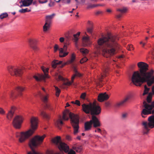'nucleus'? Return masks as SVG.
<instances>
[{"label": "nucleus", "instance_id": "56", "mask_svg": "<svg viewBox=\"0 0 154 154\" xmlns=\"http://www.w3.org/2000/svg\"><path fill=\"white\" fill-rule=\"evenodd\" d=\"M98 132L100 133L101 134V131L100 128H97L95 131V132Z\"/></svg>", "mask_w": 154, "mask_h": 154}, {"label": "nucleus", "instance_id": "19", "mask_svg": "<svg viewBox=\"0 0 154 154\" xmlns=\"http://www.w3.org/2000/svg\"><path fill=\"white\" fill-rule=\"evenodd\" d=\"M91 42L89 37L87 36H84L83 38L82 45L84 47L88 46L91 45Z\"/></svg>", "mask_w": 154, "mask_h": 154}, {"label": "nucleus", "instance_id": "25", "mask_svg": "<svg viewBox=\"0 0 154 154\" xmlns=\"http://www.w3.org/2000/svg\"><path fill=\"white\" fill-rule=\"evenodd\" d=\"M28 42L30 47L35 45L37 42L36 39H29Z\"/></svg>", "mask_w": 154, "mask_h": 154}, {"label": "nucleus", "instance_id": "41", "mask_svg": "<svg viewBox=\"0 0 154 154\" xmlns=\"http://www.w3.org/2000/svg\"><path fill=\"white\" fill-rule=\"evenodd\" d=\"M47 154H59L60 153L59 152H54L52 150H48L47 152H46Z\"/></svg>", "mask_w": 154, "mask_h": 154}, {"label": "nucleus", "instance_id": "22", "mask_svg": "<svg viewBox=\"0 0 154 154\" xmlns=\"http://www.w3.org/2000/svg\"><path fill=\"white\" fill-rule=\"evenodd\" d=\"M55 125L59 129H60V127L63 125V123L61 119V117L55 122Z\"/></svg>", "mask_w": 154, "mask_h": 154}, {"label": "nucleus", "instance_id": "53", "mask_svg": "<svg viewBox=\"0 0 154 154\" xmlns=\"http://www.w3.org/2000/svg\"><path fill=\"white\" fill-rule=\"evenodd\" d=\"M21 2H22V4L20 5V8H22L23 7H26V5L22 1H21V2H20V3Z\"/></svg>", "mask_w": 154, "mask_h": 154}, {"label": "nucleus", "instance_id": "42", "mask_svg": "<svg viewBox=\"0 0 154 154\" xmlns=\"http://www.w3.org/2000/svg\"><path fill=\"white\" fill-rule=\"evenodd\" d=\"M88 60V59L86 57H84L80 61V62L81 63H84V62Z\"/></svg>", "mask_w": 154, "mask_h": 154}, {"label": "nucleus", "instance_id": "45", "mask_svg": "<svg viewBox=\"0 0 154 154\" xmlns=\"http://www.w3.org/2000/svg\"><path fill=\"white\" fill-rule=\"evenodd\" d=\"M56 77L57 80H62L63 79V78L61 76L58 74L57 75Z\"/></svg>", "mask_w": 154, "mask_h": 154}, {"label": "nucleus", "instance_id": "51", "mask_svg": "<svg viewBox=\"0 0 154 154\" xmlns=\"http://www.w3.org/2000/svg\"><path fill=\"white\" fill-rule=\"evenodd\" d=\"M14 92L13 91H12L11 92V94H10V96L11 98H16L17 96H14Z\"/></svg>", "mask_w": 154, "mask_h": 154}, {"label": "nucleus", "instance_id": "4", "mask_svg": "<svg viewBox=\"0 0 154 154\" xmlns=\"http://www.w3.org/2000/svg\"><path fill=\"white\" fill-rule=\"evenodd\" d=\"M30 124L31 129L25 132L18 133L16 137H19V141L20 143L24 142L27 138L31 136L36 129L38 125V119L37 118L32 117L30 119Z\"/></svg>", "mask_w": 154, "mask_h": 154}, {"label": "nucleus", "instance_id": "36", "mask_svg": "<svg viewBox=\"0 0 154 154\" xmlns=\"http://www.w3.org/2000/svg\"><path fill=\"white\" fill-rule=\"evenodd\" d=\"M80 51L83 54H87L88 52V51L86 49L82 48L80 49Z\"/></svg>", "mask_w": 154, "mask_h": 154}, {"label": "nucleus", "instance_id": "2", "mask_svg": "<svg viewBox=\"0 0 154 154\" xmlns=\"http://www.w3.org/2000/svg\"><path fill=\"white\" fill-rule=\"evenodd\" d=\"M97 43V49L98 50L101 49L103 56L107 58L115 55L119 49V45L114 36L109 35L107 37L101 38L98 40Z\"/></svg>", "mask_w": 154, "mask_h": 154}, {"label": "nucleus", "instance_id": "44", "mask_svg": "<svg viewBox=\"0 0 154 154\" xmlns=\"http://www.w3.org/2000/svg\"><path fill=\"white\" fill-rule=\"evenodd\" d=\"M31 47L35 51H37L38 50V48L35 45Z\"/></svg>", "mask_w": 154, "mask_h": 154}, {"label": "nucleus", "instance_id": "14", "mask_svg": "<svg viewBox=\"0 0 154 154\" xmlns=\"http://www.w3.org/2000/svg\"><path fill=\"white\" fill-rule=\"evenodd\" d=\"M55 15V14L53 13L51 15H48L46 17L45 23L43 27L44 31H47L49 28L50 24L52 22V20Z\"/></svg>", "mask_w": 154, "mask_h": 154}, {"label": "nucleus", "instance_id": "5", "mask_svg": "<svg viewBox=\"0 0 154 154\" xmlns=\"http://www.w3.org/2000/svg\"><path fill=\"white\" fill-rule=\"evenodd\" d=\"M71 119V123L73 128V134L76 135L79 132V117L77 115L70 112L68 110H66L63 112V119L65 120L69 119L68 116Z\"/></svg>", "mask_w": 154, "mask_h": 154}, {"label": "nucleus", "instance_id": "6", "mask_svg": "<svg viewBox=\"0 0 154 154\" xmlns=\"http://www.w3.org/2000/svg\"><path fill=\"white\" fill-rule=\"evenodd\" d=\"M82 106L84 112L87 114L90 113L92 116L98 115L101 113V108L100 106L97 105L95 102L88 104L84 103L82 105Z\"/></svg>", "mask_w": 154, "mask_h": 154}, {"label": "nucleus", "instance_id": "24", "mask_svg": "<svg viewBox=\"0 0 154 154\" xmlns=\"http://www.w3.org/2000/svg\"><path fill=\"white\" fill-rule=\"evenodd\" d=\"M75 54L73 53L72 54L71 59L69 60L66 63L63 64L62 65V66H64L65 65L67 64H70L72 63L75 60Z\"/></svg>", "mask_w": 154, "mask_h": 154}, {"label": "nucleus", "instance_id": "62", "mask_svg": "<svg viewBox=\"0 0 154 154\" xmlns=\"http://www.w3.org/2000/svg\"><path fill=\"white\" fill-rule=\"evenodd\" d=\"M101 13H102V11H98L96 12L95 13V14L96 15H98L100 14H101Z\"/></svg>", "mask_w": 154, "mask_h": 154}, {"label": "nucleus", "instance_id": "31", "mask_svg": "<svg viewBox=\"0 0 154 154\" xmlns=\"http://www.w3.org/2000/svg\"><path fill=\"white\" fill-rule=\"evenodd\" d=\"M40 115L44 118L46 119H48L49 118V116L43 111H40Z\"/></svg>", "mask_w": 154, "mask_h": 154}, {"label": "nucleus", "instance_id": "28", "mask_svg": "<svg viewBox=\"0 0 154 154\" xmlns=\"http://www.w3.org/2000/svg\"><path fill=\"white\" fill-rule=\"evenodd\" d=\"M128 8L125 7H123L122 8H119L117 9V11L120 12L122 13H126L128 11Z\"/></svg>", "mask_w": 154, "mask_h": 154}, {"label": "nucleus", "instance_id": "34", "mask_svg": "<svg viewBox=\"0 0 154 154\" xmlns=\"http://www.w3.org/2000/svg\"><path fill=\"white\" fill-rule=\"evenodd\" d=\"M54 87L56 91V95L57 97H58L59 96L60 93V90L57 87L54 86Z\"/></svg>", "mask_w": 154, "mask_h": 154}, {"label": "nucleus", "instance_id": "7", "mask_svg": "<svg viewBox=\"0 0 154 154\" xmlns=\"http://www.w3.org/2000/svg\"><path fill=\"white\" fill-rule=\"evenodd\" d=\"M45 137V135L42 136L37 135L31 139L29 140V145L32 151L28 152L27 154H41L35 150L34 149L42 143Z\"/></svg>", "mask_w": 154, "mask_h": 154}, {"label": "nucleus", "instance_id": "64", "mask_svg": "<svg viewBox=\"0 0 154 154\" xmlns=\"http://www.w3.org/2000/svg\"><path fill=\"white\" fill-rule=\"evenodd\" d=\"M122 17V15L121 14H119L117 16V18H120Z\"/></svg>", "mask_w": 154, "mask_h": 154}, {"label": "nucleus", "instance_id": "46", "mask_svg": "<svg viewBox=\"0 0 154 154\" xmlns=\"http://www.w3.org/2000/svg\"><path fill=\"white\" fill-rule=\"evenodd\" d=\"M5 111L3 109L0 107V114L4 115L5 113Z\"/></svg>", "mask_w": 154, "mask_h": 154}, {"label": "nucleus", "instance_id": "8", "mask_svg": "<svg viewBox=\"0 0 154 154\" xmlns=\"http://www.w3.org/2000/svg\"><path fill=\"white\" fill-rule=\"evenodd\" d=\"M51 142L54 144L58 147L61 151H63L65 152H68L67 154H75L76 152L73 149H71L69 151V147L65 143L62 142L60 140V137L57 136L51 140Z\"/></svg>", "mask_w": 154, "mask_h": 154}, {"label": "nucleus", "instance_id": "60", "mask_svg": "<svg viewBox=\"0 0 154 154\" xmlns=\"http://www.w3.org/2000/svg\"><path fill=\"white\" fill-rule=\"evenodd\" d=\"M88 24L89 25L90 27L92 26V23L90 21H88Z\"/></svg>", "mask_w": 154, "mask_h": 154}, {"label": "nucleus", "instance_id": "55", "mask_svg": "<svg viewBox=\"0 0 154 154\" xmlns=\"http://www.w3.org/2000/svg\"><path fill=\"white\" fill-rule=\"evenodd\" d=\"M75 104L80 106V101L78 100H76L75 102Z\"/></svg>", "mask_w": 154, "mask_h": 154}, {"label": "nucleus", "instance_id": "21", "mask_svg": "<svg viewBox=\"0 0 154 154\" xmlns=\"http://www.w3.org/2000/svg\"><path fill=\"white\" fill-rule=\"evenodd\" d=\"M72 148L73 149L75 150L76 152L80 153L83 150V147L82 146L77 145L74 143L72 146Z\"/></svg>", "mask_w": 154, "mask_h": 154}, {"label": "nucleus", "instance_id": "23", "mask_svg": "<svg viewBox=\"0 0 154 154\" xmlns=\"http://www.w3.org/2000/svg\"><path fill=\"white\" fill-rule=\"evenodd\" d=\"M92 124L90 121L86 122L85 124V131L90 130L92 127Z\"/></svg>", "mask_w": 154, "mask_h": 154}, {"label": "nucleus", "instance_id": "63", "mask_svg": "<svg viewBox=\"0 0 154 154\" xmlns=\"http://www.w3.org/2000/svg\"><path fill=\"white\" fill-rule=\"evenodd\" d=\"M95 137L97 139H98L99 138H101L99 136H98L97 135H95Z\"/></svg>", "mask_w": 154, "mask_h": 154}, {"label": "nucleus", "instance_id": "11", "mask_svg": "<svg viewBox=\"0 0 154 154\" xmlns=\"http://www.w3.org/2000/svg\"><path fill=\"white\" fill-rule=\"evenodd\" d=\"M42 89L46 94V95L44 96L40 91L38 92V94L41 100L45 103L44 107L50 110H52V108H51L50 105L49 103H47L48 95L47 94L46 91L44 88H42Z\"/></svg>", "mask_w": 154, "mask_h": 154}, {"label": "nucleus", "instance_id": "26", "mask_svg": "<svg viewBox=\"0 0 154 154\" xmlns=\"http://www.w3.org/2000/svg\"><path fill=\"white\" fill-rule=\"evenodd\" d=\"M24 88L20 86H17L15 88V90L19 93V95L21 96L22 95V93L21 92L24 90Z\"/></svg>", "mask_w": 154, "mask_h": 154}, {"label": "nucleus", "instance_id": "27", "mask_svg": "<svg viewBox=\"0 0 154 154\" xmlns=\"http://www.w3.org/2000/svg\"><path fill=\"white\" fill-rule=\"evenodd\" d=\"M62 63V61H58L57 60H54L52 62V66L54 68H55L57 65L58 64H60Z\"/></svg>", "mask_w": 154, "mask_h": 154}, {"label": "nucleus", "instance_id": "47", "mask_svg": "<svg viewBox=\"0 0 154 154\" xmlns=\"http://www.w3.org/2000/svg\"><path fill=\"white\" fill-rule=\"evenodd\" d=\"M130 98V96L129 95L127 96L123 100L124 102L125 103Z\"/></svg>", "mask_w": 154, "mask_h": 154}, {"label": "nucleus", "instance_id": "59", "mask_svg": "<svg viewBox=\"0 0 154 154\" xmlns=\"http://www.w3.org/2000/svg\"><path fill=\"white\" fill-rule=\"evenodd\" d=\"M64 40V38L63 37H61L60 38V41L61 42H63Z\"/></svg>", "mask_w": 154, "mask_h": 154}, {"label": "nucleus", "instance_id": "61", "mask_svg": "<svg viewBox=\"0 0 154 154\" xmlns=\"http://www.w3.org/2000/svg\"><path fill=\"white\" fill-rule=\"evenodd\" d=\"M32 3L33 5H35L36 6H37V2L36 1H35L33 2L32 1Z\"/></svg>", "mask_w": 154, "mask_h": 154}, {"label": "nucleus", "instance_id": "35", "mask_svg": "<svg viewBox=\"0 0 154 154\" xmlns=\"http://www.w3.org/2000/svg\"><path fill=\"white\" fill-rule=\"evenodd\" d=\"M125 103L124 102V101L123 100H122L119 102V103H118L116 104V106L117 107H119L120 106H123L125 104Z\"/></svg>", "mask_w": 154, "mask_h": 154}, {"label": "nucleus", "instance_id": "57", "mask_svg": "<svg viewBox=\"0 0 154 154\" xmlns=\"http://www.w3.org/2000/svg\"><path fill=\"white\" fill-rule=\"evenodd\" d=\"M140 44L142 45V47H144V46L146 44V42H143V41H141L140 42Z\"/></svg>", "mask_w": 154, "mask_h": 154}, {"label": "nucleus", "instance_id": "54", "mask_svg": "<svg viewBox=\"0 0 154 154\" xmlns=\"http://www.w3.org/2000/svg\"><path fill=\"white\" fill-rule=\"evenodd\" d=\"M66 139L68 140H72L71 137L69 135H67L66 137Z\"/></svg>", "mask_w": 154, "mask_h": 154}, {"label": "nucleus", "instance_id": "30", "mask_svg": "<svg viewBox=\"0 0 154 154\" xmlns=\"http://www.w3.org/2000/svg\"><path fill=\"white\" fill-rule=\"evenodd\" d=\"M31 9L30 8H26L25 9H22L19 11V12L21 13H25L26 12H29L31 11Z\"/></svg>", "mask_w": 154, "mask_h": 154}, {"label": "nucleus", "instance_id": "49", "mask_svg": "<svg viewBox=\"0 0 154 154\" xmlns=\"http://www.w3.org/2000/svg\"><path fill=\"white\" fill-rule=\"evenodd\" d=\"M62 2L64 3L69 4L70 2V0H62Z\"/></svg>", "mask_w": 154, "mask_h": 154}, {"label": "nucleus", "instance_id": "15", "mask_svg": "<svg viewBox=\"0 0 154 154\" xmlns=\"http://www.w3.org/2000/svg\"><path fill=\"white\" fill-rule=\"evenodd\" d=\"M108 64V63H106L103 65L102 68L103 72L101 74L100 78L99 79L100 82L102 81V79L104 76H106V74L109 71Z\"/></svg>", "mask_w": 154, "mask_h": 154}, {"label": "nucleus", "instance_id": "10", "mask_svg": "<svg viewBox=\"0 0 154 154\" xmlns=\"http://www.w3.org/2000/svg\"><path fill=\"white\" fill-rule=\"evenodd\" d=\"M41 68L42 70L44 72V75L38 74L37 75H34L33 76V78L37 81L44 80L48 78L49 77L48 74V69L46 68L45 69L44 66H42Z\"/></svg>", "mask_w": 154, "mask_h": 154}, {"label": "nucleus", "instance_id": "40", "mask_svg": "<svg viewBox=\"0 0 154 154\" xmlns=\"http://www.w3.org/2000/svg\"><path fill=\"white\" fill-rule=\"evenodd\" d=\"M98 5H92V4H89L88 5L87 7V8L89 9V8H94L97 6H98Z\"/></svg>", "mask_w": 154, "mask_h": 154}, {"label": "nucleus", "instance_id": "48", "mask_svg": "<svg viewBox=\"0 0 154 154\" xmlns=\"http://www.w3.org/2000/svg\"><path fill=\"white\" fill-rule=\"evenodd\" d=\"M128 114L127 113H123L122 115V118L123 119H125L127 118Z\"/></svg>", "mask_w": 154, "mask_h": 154}, {"label": "nucleus", "instance_id": "9", "mask_svg": "<svg viewBox=\"0 0 154 154\" xmlns=\"http://www.w3.org/2000/svg\"><path fill=\"white\" fill-rule=\"evenodd\" d=\"M7 69L10 74L13 76H20L22 73V69L14 66H9Z\"/></svg>", "mask_w": 154, "mask_h": 154}, {"label": "nucleus", "instance_id": "1", "mask_svg": "<svg viewBox=\"0 0 154 154\" xmlns=\"http://www.w3.org/2000/svg\"><path fill=\"white\" fill-rule=\"evenodd\" d=\"M137 65L140 72L135 71L133 73L131 77L132 82L136 86H140L145 82L148 86H151L154 83V70L151 69L149 72H147L148 65L143 62L138 63Z\"/></svg>", "mask_w": 154, "mask_h": 154}, {"label": "nucleus", "instance_id": "3", "mask_svg": "<svg viewBox=\"0 0 154 154\" xmlns=\"http://www.w3.org/2000/svg\"><path fill=\"white\" fill-rule=\"evenodd\" d=\"M143 104L145 108L143 109L141 115L142 117L144 118L146 117L145 115L151 113L152 108H154V102H152L151 105H149L144 101ZM152 113L153 115L148 118V122L143 121L142 123L144 134H147L150 129L154 127V109L152 111Z\"/></svg>", "mask_w": 154, "mask_h": 154}, {"label": "nucleus", "instance_id": "58", "mask_svg": "<svg viewBox=\"0 0 154 154\" xmlns=\"http://www.w3.org/2000/svg\"><path fill=\"white\" fill-rule=\"evenodd\" d=\"M105 104L106 106L108 107L110 105V103L109 102H107L105 103Z\"/></svg>", "mask_w": 154, "mask_h": 154}, {"label": "nucleus", "instance_id": "37", "mask_svg": "<svg viewBox=\"0 0 154 154\" xmlns=\"http://www.w3.org/2000/svg\"><path fill=\"white\" fill-rule=\"evenodd\" d=\"M8 16V15L6 13H3L0 15V18L1 19H3L5 18L6 17Z\"/></svg>", "mask_w": 154, "mask_h": 154}, {"label": "nucleus", "instance_id": "50", "mask_svg": "<svg viewBox=\"0 0 154 154\" xmlns=\"http://www.w3.org/2000/svg\"><path fill=\"white\" fill-rule=\"evenodd\" d=\"M86 93H83L80 96V98L82 99H84L86 96Z\"/></svg>", "mask_w": 154, "mask_h": 154}, {"label": "nucleus", "instance_id": "33", "mask_svg": "<svg viewBox=\"0 0 154 154\" xmlns=\"http://www.w3.org/2000/svg\"><path fill=\"white\" fill-rule=\"evenodd\" d=\"M80 33V32H78L77 34L73 35L74 40L75 42H77L79 39L78 37Z\"/></svg>", "mask_w": 154, "mask_h": 154}, {"label": "nucleus", "instance_id": "39", "mask_svg": "<svg viewBox=\"0 0 154 154\" xmlns=\"http://www.w3.org/2000/svg\"><path fill=\"white\" fill-rule=\"evenodd\" d=\"M127 48V50L130 51L133 50L134 49L133 46L132 45H128Z\"/></svg>", "mask_w": 154, "mask_h": 154}, {"label": "nucleus", "instance_id": "12", "mask_svg": "<svg viewBox=\"0 0 154 154\" xmlns=\"http://www.w3.org/2000/svg\"><path fill=\"white\" fill-rule=\"evenodd\" d=\"M67 46L66 45H65L63 48H59L58 45L56 44L54 47V51L55 52L59 50V56L60 57H64L66 56L69 53L68 52H66L67 50Z\"/></svg>", "mask_w": 154, "mask_h": 154}, {"label": "nucleus", "instance_id": "32", "mask_svg": "<svg viewBox=\"0 0 154 154\" xmlns=\"http://www.w3.org/2000/svg\"><path fill=\"white\" fill-rule=\"evenodd\" d=\"M144 90L143 91V95L144 96L146 94H147L149 92L150 88H148L147 87L146 85H145L144 86Z\"/></svg>", "mask_w": 154, "mask_h": 154}, {"label": "nucleus", "instance_id": "17", "mask_svg": "<svg viewBox=\"0 0 154 154\" xmlns=\"http://www.w3.org/2000/svg\"><path fill=\"white\" fill-rule=\"evenodd\" d=\"M93 126L94 128L100 126L101 124L100 122L97 118L94 115L91 116V118L90 121Z\"/></svg>", "mask_w": 154, "mask_h": 154}, {"label": "nucleus", "instance_id": "16", "mask_svg": "<svg viewBox=\"0 0 154 154\" xmlns=\"http://www.w3.org/2000/svg\"><path fill=\"white\" fill-rule=\"evenodd\" d=\"M73 69L75 74L72 77V82L67 81L66 82H65L64 84V85L68 86L70 85L73 82V80L75 76H77L78 77H80L82 76L81 74L78 72L75 66H73Z\"/></svg>", "mask_w": 154, "mask_h": 154}, {"label": "nucleus", "instance_id": "38", "mask_svg": "<svg viewBox=\"0 0 154 154\" xmlns=\"http://www.w3.org/2000/svg\"><path fill=\"white\" fill-rule=\"evenodd\" d=\"M151 95L149 93L148 94L146 98L147 101L148 103H150L151 102Z\"/></svg>", "mask_w": 154, "mask_h": 154}, {"label": "nucleus", "instance_id": "18", "mask_svg": "<svg viewBox=\"0 0 154 154\" xmlns=\"http://www.w3.org/2000/svg\"><path fill=\"white\" fill-rule=\"evenodd\" d=\"M109 98V96L106 93H101L98 96V100L99 102H102L107 100Z\"/></svg>", "mask_w": 154, "mask_h": 154}, {"label": "nucleus", "instance_id": "29", "mask_svg": "<svg viewBox=\"0 0 154 154\" xmlns=\"http://www.w3.org/2000/svg\"><path fill=\"white\" fill-rule=\"evenodd\" d=\"M22 1L25 3L26 7H27L32 4L33 0H23Z\"/></svg>", "mask_w": 154, "mask_h": 154}, {"label": "nucleus", "instance_id": "20", "mask_svg": "<svg viewBox=\"0 0 154 154\" xmlns=\"http://www.w3.org/2000/svg\"><path fill=\"white\" fill-rule=\"evenodd\" d=\"M14 107H11V109L8 111L6 115L7 119L9 120H11L13 117L14 112Z\"/></svg>", "mask_w": 154, "mask_h": 154}, {"label": "nucleus", "instance_id": "13", "mask_svg": "<svg viewBox=\"0 0 154 154\" xmlns=\"http://www.w3.org/2000/svg\"><path fill=\"white\" fill-rule=\"evenodd\" d=\"M23 120V118L21 116H16L14 118L12 122L14 127L17 129L20 128Z\"/></svg>", "mask_w": 154, "mask_h": 154}, {"label": "nucleus", "instance_id": "43", "mask_svg": "<svg viewBox=\"0 0 154 154\" xmlns=\"http://www.w3.org/2000/svg\"><path fill=\"white\" fill-rule=\"evenodd\" d=\"M93 31V27L92 26H90L89 27H88L87 29V32L91 34L92 33Z\"/></svg>", "mask_w": 154, "mask_h": 154}, {"label": "nucleus", "instance_id": "52", "mask_svg": "<svg viewBox=\"0 0 154 154\" xmlns=\"http://www.w3.org/2000/svg\"><path fill=\"white\" fill-rule=\"evenodd\" d=\"M39 3L40 4L45 3L47 2V0H38Z\"/></svg>", "mask_w": 154, "mask_h": 154}]
</instances>
